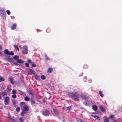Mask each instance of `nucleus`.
<instances>
[{
    "label": "nucleus",
    "instance_id": "37",
    "mask_svg": "<svg viewBox=\"0 0 122 122\" xmlns=\"http://www.w3.org/2000/svg\"><path fill=\"white\" fill-rule=\"evenodd\" d=\"M10 81L11 83L12 84H13L14 82L13 81V79L11 77H10Z\"/></svg>",
    "mask_w": 122,
    "mask_h": 122
},
{
    "label": "nucleus",
    "instance_id": "24",
    "mask_svg": "<svg viewBox=\"0 0 122 122\" xmlns=\"http://www.w3.org/2000/svg\"><path fill=\"white\" fill-rule=\"evenodd\" d=\"M53 71V70L52 68H49L47 70V72L48 73H51Z\"/></svg>",
    "mask_w": 122,
    "mask_h": 122
},
{
    "label": "nucleus",
    "instance_id": "17",
    "mask_svg": "<svg viewBox=\"0 0 122 122\" xmlns=\"http://www.w3.org/2000/svg\"><path fill=\"white\" fill-rule=\"evenodd\" d=\"M26 111L24 110H22V112L21 113V115L22 116H23L25 114L27 113L25 112Z\"/></svg>",
    "mask_w": 122,
    "mask_h": 122
},
{
    "label": "nucleus",
    "instance_id": "12",
    "mask_svg": "<svg viewBox=\"0 0 122 122\" xmlns=\"http://www.w3.org/2000/svg\"><path fill=\"white\" fill-rule=\"evenodd\" d=\"M16 61L17 63H23L24 62V61H21V60L19 59L16 60Z\"/></svg>",
    "mask_w": 122,
    "mask_h": 122
},
{
    "label": "nucleus",
    "instance_id": "29",
    "mask_svg": "<svg viewBox=\"0 0 122 122\" xmlns=\"http://www.w3.org/2000/svg\"><path fill=\"white\" fill-rule=\"evenodd\" d=\"M19 58V56H17L15 55L13 57V59L14 60H17V59H18Z\"/></svg>",
    "mask_w": 122,
    "mask_h": 122
},
{
    "label": "nucleus",
    "instance_id": "54",
    "mask_svg": "<svg viewBox=\"0 0 122 122\" xmlns=\"http://www.w3.org/2000/svg\"><path fill=\"white\" fill-rule=\"evenodd\" d=\"M56 104H58V103H56Z\"/></svg>",
    "mask_w": 122,
    "mask_h": 122
},
{
    "label": "nucleus",
    "instance_id": "43",
    "mask_svg": "<svg viewBox=\"0 0 122 122\" xmlns=\"http://www.w3.org/2000/svg\"><path fill=\"white\" fill-rule=\"evenodd\" d=\"M114 117V115H111L109 117L110 118H113Z\"/></svg>",
    "mask_w": 122,
    "mask_h": 122
},
{
    "label": "nucleus",
    "instance_id": "55",
    "mask_svg": "<svg viewBox=\"0 0 122 122\" xmlns=\"http://www.w3.org/2000/svg\"><path fill=\"white\" fill-rule=\"evenodd\" d=\"M0 122H1L0 121Z\"/></svg>",
    "mask_w": 122,
    "mask_h": 122
},
{
    "label": "nucleus",
    "instance_id": "16",
    "mask_svg": "<svg viewBox=\"0 0 122 122\" xmlns=\"http://www.w3.org/2000/svg\"><path fill=\"white\" fill-rule=\"evenodd\" d=\"M5 52H4V54L6 55H8L9 53H10L9 51L7 49H6L4 50Z\"/></svg>",
    "mask_w": 122,
    "mask_h": 122
},
{
    "label": "nucleus",
    "instance_id": "7",
    "mask_svg": "<svg viewBox=\"0 0 122 122\" xmlns=\"http://www.w3.org/2000/svg\"><path fill=\"white\" fill-rule=\"evenodd\" d=\"M8 118L11 121L13 122H15V120L12 118L11 116L9 114H8Z\"/></svg>",
    "mask_w": 122,
    "mask_h": 122
},
{
    "label": "nucleus",
    "instance_id": "8",
    "mask_svg": "<svg viewBox=\"0 0 122 122\" xmlns=\"http://www.w3.org/2000/svg\"><path fill=\"white\" fill-rule=\"evenodd\" d=\"M6 94L5 92H1L0 93V100L2 98L1 96H2L3 97L5 96Z\"/></svg>",
    "mask_w": 122,
    "mask_h": 122
},
{
    "label": "nucleus",
    "instance_id": "11",
    "mask_svg": "<svg viewBox=\"0 0 122 122\" xmlns=\"http://www.w3.org/2000/svg\"><path fill=\"white\" fill-rule=\"evenodd\" d=\"M53 110L55 114L58 115L59 112V111L55 109H53Z\"/></svg>",
    "mask_w": 122,
    "mask_h": 122
},
{
    "label": "nucleus",
    "instance_id": "42",
    "mask_svg": "<svg viewBox=\"0 0 122 122\" xmlns=\"http://www.w3.org/2000/svg\"><path fill=\"white\" fill-rule=\"evenodd\" d=\"M19 120L21 122H23L24 121V120H23L22 118L21 117L20 118H19Z\"/></svg>",
    "mask_w": 122,
    "mask_h": 122
},
{
    "label": "nucleus",
    "instance_id": "4",
    "mask_svg": "<svg viewBox=\"0 0 122 122\" xmlns=\"http://www.w3.org/2000/svg\"><path fill=\"white\" fill-rule=\"evenodd\" d=\"M42 113L44 116H47L49 114L50 112L48 110L44 109L42 111Z\"/></svg>",
    "mask_w": 122,
    "mask_h": 122
},
{
    "label": "nucleus",
    "instance_id": "36",
    "mask_svg": "<svg viewBox=\"0 0 122 122\" xmlns=\"http://www.w3.org/2000/svg\"><path fill=\"white\" fill-rule=\"evenodd\" d=\"M20 110V108L19 107H17L16 109V111L17 112H19Z\"/></svg>",
    "mask_w": 122,
    "mask_h": 122
},
{
    "label": "nucleus",
    "instance_id": "44",
    "mask_svg": "<svg viewBox=\"0 0 122 122\" xmlns=\"http://www.w3.org/2000/svg\"><path fill=\"white\" fill-rule=\"evenodd\" d=\"M25 66L26 67H29V64L28 63H25Z\"/></svg>",
    "mask_w": 122,
    "mask_h": 122
},
{
    "label": "nucleus",
    "instance_id": "28",
    "mask_svg": "<svg viewBox=\"0 0 122 122\" xmlns=\"http://www.w3.org/2000/svg\"><path fill=\"white\" fill-rule=\"evenodd\" d=\"M24 100L26 101H28L30 100L29 98L27 97H26L24 98Z\"/></svg>",
    "mask_w": 122,
    "mask_h": 122
},
{
    "label": "nucleus",
    "instance_id": "51",
    "mask_svg": "<svg viewBox=\"0 0 122 122\" xmlns=\"http://www.w3.org/2000/svg\"><path fill=\"white\" fill-rule=\"evenodd\" d=\"M80 122H82V120H81H81H80Z\"/></svg>",
    "mask_w": 122,
    "mask_h": 122
},
{
    "label": "nucleus",
    "instance_id": "48",
    "mask_svg": "<svg viewBox=\"0 0 122 122\" xmlns=\"http://www.w3.org/2000/svg\"><path fill=\"white\" fill-rule=\"evenodd\" d=\"M12 102L13 103V104H14V105H15V103H16V102L15 101H13V102Z\"/></svg>",
    "mask_w": 122,
    "mask_h": 122
},
{
    "label": "nucleus",
    "instance_id": "14",
    "mask_svg": "<svg viewBox=\"0 0 122 122\" xmlns=\"http://www.w3.org/2000/svg\"><path fill=\"white\" fill-rule=\"evenodd\" d=\"M92 109L96 111L97 109V107L96 105H93L92 106Z\"/></svg>",
    "mask_w": 122,
    "mask_h": 122
},
{
    "label": "nucleus",
    "instance_id": "26",
    "mask_svg": "<svg viewBox=\"0 0 122 122\" xmlns=\"http://www.w3.org/2000/svg\"><path fill=\"white\" fill-rule=\"evenodd\" d=\"M34 76L35 78L37 80H38L40 79L39 77L37 75H35Z\"/></svg>",
    "mask_w": 122,
    "mask_h": 122
},
{
    "label": "nucleus",
    "instance_id": "30",
    "mask_svg": "<svg viewBox=\"0 0 122 122\" xmlns=\"http://www.w3.org/2000/svg\"><path fill=\"white\" fill-rule=\"evenodd\" d=\"M31 64V66L33 67H36V65L35 64V63L34 62H32Z\"/></svg>",
    "mask_w": 122,
    "mask_h": 122
},
{
    "label": "nucleus",
    "instance_id": "46",
    "mask_svg": "<svg viewBox=\"0 0 122 122\" xmlns=\"http://www.w3.org/2000/svg\"><path fill=\"white\" fill-rule=\"evenodd\" d=\"M27 62L31 64V61L30 59H28L27 60Z\"/></svg>",
    "mask_w": 122,
    "mask_h": 122
},
{
    "label": "nucleus",
    "instance_id": "19",
    "mask_svg": "<svg viewBox=\"0 0 122 122\" xmlns=\"http://www.w3.org/2000/svg\"><path fill=\"white\" fill-rule=\"evenodd\" d=\"M103 92L101 91H100L99 92L100 95L102 97H103L104 96V95L102 94Z\"/></svg>",
    "mask_w": 122,
    "mask_h": 122
},
{
    "label": "nucleus",
    "instance_id": "10",
    "mask_svg": "<svg viewBox=\"0 0 122 122\" xmlns=\"http://www.w3.org/2000/svg\"><path fill=\"white\" fill-rule=\"evenodd\" d=\"M23 108H24V109H23V110H24L26 111L27 112L29 110V107L27 105H26L23 107Z\"/></svg>",
    "mask_w": 122,
    "mask_h": 122
},
{
    "label": "nucleus",
    "instance_id": "41",
    "mask_svg": "<svg viewBox=\"0 0 122 122\" xmlns=\"http://www.w3.org/2000/svg\"><path fill=\"white\" fill-rule=\"evenodd\" d=\"M6 12L7 13V14L8 15H10V11L9 10H7L6 11Z\"/></svg>",
    "mask_w": 122,
    "mask_h": 122
},
{
    "label": "nucleus",
    "instance_id": "49",
    "mask_svg": "<svg viewBox=\"0 0 122 122\" xmlns=\"http://www.w3.org/2000/svg\"><path fill=\"white\" fill-rule=\"evenodd\" d=\"M2 55V53H1V51H0V56H1Z\"/></svg>",
    "mask_w": 122,
    "mask_h": 122
},
{
    "label": "nucleus",
    "instance_id": "9",
    "mask_svg": "<svg viewBox=\"0 0 122 122\" xmlns=\"http://www.w3.org/2000/svg\"><path fill=\"white\" fill-rule=\"evenodd\" d=\"M16 24L15 23L13 24L11 27L10 29L12 30H15L16 29Z\"/></svg>",
    "mask_w": 122,
    "mask_h": 122
},
{
    "label": "nucleus",
    "instance_id": "13",
    "mask_svg": "<svg viewBox=\"0 0 122 122\" xmlns=\"http://www.w3.org/2000/svg\"><path fill=\"white\" fill-rule=\"evenodd\" d=\"M80 97L83 100L86 99V96L84 94L81 95Z\"/></svg>",
    "mask_w": 122,
    "mask_h": 122
},
{
    "label": "nucleus",
    "instance_id": "25",
    "mask_svg": "<svg viewBox=\"0 0 122 122\" xmlns=\"http://www.w3.org/2000/svg\"><path fill=\"white\" fill-rule=\"evenodd\" d=\"M14 47L16 51H19V50L18 47V46H16L15 45H14Z\"/></svg>",
    "mask_w": 122,
    "mask_h": 122
},
{
    "label": "nucleus",
    "instance_id": "18",
    "mask_svg": "<svg viewBox=\"0 0 122 122\" xmlns=\"http://www.w3.org/2000/svg\"><path fill=\"white\" fill-rule=\"evenodd\" d=\"M29 72L32 73L34 75H35V71L31 69H30L28 70Z\"/></svg>",
    "mask_w": 122,
    "mask_h": 122
},
{
    "label": "nucleus",
    "instance_id": "50",
    "mask_svg": "<svg viewBox=\"0 0 122 122\" xmlns=\"http://www.w3.org/2000/svg\"><path fill=\"white\" fill-rule=\"evenodd\" d=\"M0 108L1 109H2L3 108V107H0Z\"/></svg>",
    "mask_w": 122,
    "mask_h": 122
},
{
    "label": "nucleus",
    "instance_id": "40",
    "mask_svg": "<svg viewBox=\"0 0 122 122\" xmlns=\"http://www.w3.org/2000/svg\"><path fill=\"white\" fill-rule=\"evenodd\" d=\"M12 97L13 98H16V96L15 94H14L12 95Z\"/></svg>",
    "mask_w": 122,
    "mask_h": 122
},
{
    "label": "nucleus",
    "instance_id": "2",
    "mask_svg": "<svg viewBox=\"0 0 122 122\" xmlns=\"http://www.w3.org/2000/svg\"><path fill=\"white\" fill-rule=\"evenodd\" d=\"M0 15L3 19L6 18V15L5 10L2 9H0Z\"/></svg>",
    "mask_w": 122,
    "mask_h": 122
},
{
    "label": "nucleus",
    "instance_id": "39",
    "mask_svg": "<svg viewBox=\"0 0 122 122\" xmlns=\"http://www.w3.org/2000/svg\"><path fill=\"white\" fill-rule=\"evenodd\" d=\"M71 106H70L69 107H67L65 108V109H66V110H70V108L71 107Z\"/></svg>",
    "mask_w": 122,
    "mask_h": 122
},
{
    "label": "nucleus",
    "instance_id": "31",
    "mask_svg": "<svg viewBox=\"0 0 122 122\" xmlns=\"http://www.w3.org/2000/svg\"><path fill=\"white\" fill-rule=\"evenodd\" d=\"M104 122H109V119L107 118H105L104 119Z\"/></svg>",
    "mask_w": 122,
    "mask_h": 122
},
{
    "label": "nucleus",
    "instance_id": "53",
    "mask_svg": "<svg viewBox=\"0 0 122 122\" xmlns=\"http://www.w3.org/2000/svg\"><path fill=\"white\" fill-rule=\"evenodd\" d=\"M82 122H85L83 120H82Z\"/></svg>",
    "mask_w": 122,
    "mask_h": 122
},
{
    "label": "nucleus",
    "instance_id": "34",
    "mask_svg": "<svg viewBox=\"0 0 122 122\" xmlns=\"http://www.w3.org/2000/svg\"><path fill=\"white\" fill-rule=\"evenodd\" d=\"M88 102L86 101L84 103L86 106H89V105Z\"/></svg>",
    "mask_w": 122,
    "mask_h": 122
},
{
    "label": "nucleus",
    "instance_id": "23",
    "mask_svg": "<svg viewBox=\"0 0 122 122\" xmlns=\"http://www.w3.org/2000/svg\"><path fill=\"white\" fill-rule=\"evenodd\" d=\"M31 103L32 105H33L35 104L36 103L35 102L34 100L33 99H31L30 100Z\"/></svg>",
    "mask_w": 122,
    "mask_h": 122
},
{
    "label": "nucleus",
    "instance_id": "45",
    "mask_svg": "<svg viewBox=\"0 0 122 122\" xmlns=\"http://www.w3.org/2000/svg\"><path fill=\"white\" fill-rule=\"evenodd\" d=\"M81 120V119L79 118H76V122H78L79 121H80Z\"/></svg>",
    "mask_w": 122,
    "mask_h": 122
},
{
    "label": "nucleus",
    "instance_id": "33",
    "mask_svg": "<svg viewBox=\"0 0 122 122\" xmlns=\"http://www.w3.org/2000/svg\"><path fill=\"white\" fill-rule=\"evenodd\" d=\"M14 53L12 51H11V52H10V53H9V54H8V55L13 56L14 55Z\"/></svg>",
    "mask_w": 122,
    "mask_h": 122
},
{
    "label": "nucleus",
    "instance_id": "15",
    "mask_svg": "<svg viewBox=\"0 0 122 122\" xmlns=\"http://www.w3.org/2000/svg\"><path fill=\"white\" fill-rule=\"evenodd\" d=\"M92 116L93 117H94L95 118L97 119H98L99 120H100V118L99 117L97 116L92 115Z\"/></svg>",
    "mask_w": 122,
    "mask_h": 122
},
{
    "label": "nucleus",
    "instance_id": "27",
    "mask_svg": "<svg viewBox=\"0 0 122 122\" xmlns=\"http://www.w3.org/2000/svg\"><path fill=\"white\" fill-rule=\"evenodd\" d=\"M26 105L25 103L23 102H22L20 103V106L23 107Z\"/></svg>",
    "mask_w": 122,
    "mask_h": 122
},
{
    "label": "nucleus",
    "instance_id": "1",
    "mask_svg": "<svg viewBox=\"0 0 122 122\" xmlns=\"http://www.w3.org/2000/svg\"><path fill=\"white\" fill-rule=\"evenodd\" d=\"M68 96L75 101H78L79 100L80 96L79 94L77 92L69 93L68 94Z\"/></svg>",
    "mask_w": 122,
    "mask_h": 122
},
{
    "label": "nucleus",
    "instance_id": "20",
    "mask_svg": "<svg viewBox=\"0 0 122 122\" xmlns=\"http://www.w3.org/2000/svg\"><path fill=\"white\" fill-rule=\"evenodd\" d=\"M45 60L46 61L50 60V59L49 58H48L47 55L46 54L45 55Z\"/></svg>",
    "mask_w": 122,
    "mask_h": 122
},
{
    "label": "nucleus",
    "instance_id": "3",
    "mask_svg": "<svg viewBox=\"0 0 122 122\" xmlns=\"http://www.w3.org/2000/svg\"><path fill=\"white\" fill-rule=\"evenodd\" d=\"M28 50L27 47L25 46H24L23 48V50L22 51V52L25 54H27L28 53Z\"/></svg>",
    "mask_w": 122,
    "mask_h": 122
},
{
    "label": "nucleus",
    "instance_id": "22",
    "mask_svg": "<svg viewBox=\"0 0 122 122\" xmlns=\"http://www.w3.org/2000/svg\"><path fill=\"white\" fill-rule=\"evenodd\" d=\"M19 92L20 94L21 95H24L25 94V92L21 91L19 90L18 91Z\"/></svg>",
    "mask_w": 122,
    "mask_h": 122
},
{
    "label": "nucleus",
    "instance_id": "21",
    "mask_svg": "<svg viewBox=\"0 0 122 122\" xmlns=\"http://www.w3.org/2000/svg\"><path fill=\"white\" fill-rule=\"evenodd\" d=\"M7 89L9 91H10L11 90V86L10 85H9L7 86Z\"/></svg>",
    "mask_w": 122,
    "mask_h": 122
},
{
    "label": "nucleus",
    "instance_id": "6",
    "mask_svg": "<svg viewBox=\"0 0 122 122\" xmlns=\"http://www.w3.org/2000/svg\"><path fill=\"white\" fill-rule=\"evenodd\" d=\"M99 107L100 110L102 112H105L106 111V109L102 105H100L99 106Z\"/></svg>",
    "mask_w": 122,
    "mask_h": 122
},
{
    "label": "nucleus",
    "instance_id": "52",
    "mask_svg": "<svg viewBox=\"0 0 122 122\" xmlns=\"http://www.w3.org/2000/svg\"><path fill=\"white\" fill-rule=\"evenodd\" d=\"M114 122H117L115 120H114Z\"/></svg>",
    "mask_w": 122,
    "mask_h": 122
},
{
    "label": "nucleus",
    "instance_id": "35",
    "mask_svg": "<svg viewBox=\"0 0 122 122\" xmlns=\"http://www.w3.org/2000/svg\"><path fill=\"white\" fill-rule=\"evenodd\" d=\"M41 79L42 80H45L46 79V77L43 75H41Z\"/></svg>",
    "mask_w": 122,
    "mask_h": 122
},
{
    "label": "nucleus",
    "instance_id": "47",
    "mask_svg": "<svg viewBox=\"0 0 122 122\" xmlns=\"http://www.w3.org/2000/svg\"><path fill=\"white\" fill-rule=\"evenodd\" d=\"M29 94L30 95H31L32 96H33V94L32 93V92L31 91H29Z\"/></svg>",
    "mask_w": 122,
    "mask_h": 122
},
{
    "label": "nucleus",
    "instance_id": "32",
    "mask_svg": "<svg viewBox=\"0 0 122 122\" xmlns=\"http://www.w3.org/2000/svg\"><path fill=\"white\" fill-rule=\"evenodd\" d=\"M4 81V78L2 77H0V82L1 81Z\"/></svg>",
    "mask_w": 122,
    "mask_h": 122
},
{
    "label": "nucleus",
    "instance_id": "38",
    "mask_svg": "<svg viewBox=\"0 0 122 122\" xmlns=\"http://www.w3.org/2000/svg\"><path fill=\"white\" fill-rule=\"evenodd\" d=\"M12 93L14 94H15L16 93V91L15 90H13L12 91Z\"/></svg>",
    "mask_w": 122,
    "mask_h": 122
},
{
    "label": "nucleus",
    "instance_id": "5",
    "mask_svg": "<svg viewBox=\"0 0 122 122\" xmlns=\"http://www.w3.org/2000/svg\"><path fill=\"white\" fill-rule=\"evenodd\" d=\"M9 98L8 97H6L4 99V103L5 105H7L9 104Z\"/></svg>",
    "mask_w": 122,
    "mask_h": 122
}]
</instances>
